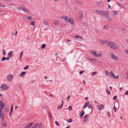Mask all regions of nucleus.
Instances as JSON below:
<instances>
[{"label": "nucleus", "instance_id": "nucleus-1", "mask_svg": "<svg viewBox=\"0 0 128 128\" xmlns=\"http://www.w3.org/2000/svg\"><path fill=\"white\" fill-rule=\"evenodd\" d=\"M60 18L62 19L65 20V21L66 22L69 23L70 22L71 25H73L74 24L73 20L72 18H69V17L68 16H61Z\"/></svg>", "mask_w": 128, "mask_h": 128}, {"label": "nucleus", "instance_id": "nucleus-2", "mask_svg": "<svg viewBox=\"0 0 128 128\" xmlns=\"http://www.w3.org/2000/svg\"><path fill=\"white\" fill-rule=\"evenodd\" d=\"M108 45L110 48L113 50H116L118 48L117 45L114 42H110L108 43Z\"/></svg>", "mask_w": 128, "mask_h": 128}, {"label": "nucleus", "instance_id": "nucleus-3", "mask_svg": "<svg viewBox=\"0 0 128 128\" xmlns=\"http://www.w3.org/2000/svg\"><path fill=\"white\" fill-rule=\"evenodd\" d=\"M83 14L82 11L79 10L78 15V19L80 20H82L83 19Z\"/></svg>", "mask_w": 128, "mask_h": 128}, {"label": "nucleus", "instance_id": "nucleus-4", "mask_svg": "<svg viewBox=\"0 0 128 128\" xmlns=\"http://www.w3.org/2000/svg\"><path fill=\"white\" fill-rule=\"evenodd\" d=\"M90 53L92 54L94 56L96 57L100 56H101L102 55V54H97L96 52L94 50H92L91 51Z\"/></svg>", "mask_w": 128, "mask_h": 128}, {"label": "nucleus", "instance_id": "nucleus-5", "mask_svg": "<svg viewBox=\"0 0 128 128\" xmlns=\"http://www.w3.org/2000/svg\"><path fill=\"white\" fill-rule=\"evenodd\" d=\"M8 87V86L5 84H2L0 87V88L3 90H6Z\"/></svg>", "mask_w": 128, "mask_h": 128}, {"label": "nucleus", "instance_id": "nucleus-6", "mask_svg": "<svg viewBox=\"0 0 128 128\" xmlns=\"http://www.w3.org/2000/svg\"><path fill=\"white\" fill-rule=\"evenodd\" d=\"M13 78V75L12 74H9L6 76V78L7 80L10 81V80Z\"/></svg>", "mask_w": 128, "mask_h": 128}, {"label": "nucleus", "instance_id": "nucleus-7", "mask_svg": "<svg viewBox=\"0 0 128 128\" xmlns=\"http://www.w3.org/2000/svg\"><path fill=\"white\" fill-rule=\"evenodd\" d=\"M5 106V103H3L2 101L1 100H0V106L1 108V109H2L4 108Z\"/></svg>", "mask_w": 128, "mask_h": 128}, {"label": "nucleus", "instance_id": "nucleus-8", "mask_svg": "<svg viewBox=\"0 0 128 128\" xmlns=\"http://www.w3.org/2000/svg\"><path fill=\"white\" fill-rule=\"evenodd\" d=\"M75 38L78 40H80V41H82L84 40L82 37L79 35H76L75 36Z\"/></svg>", "mask_w": 128, "mask_h": 128}, {"label": "nucleus", "instance_id": "nucleus-9", "mask_svg": "<svg viewBox=\"0 0 128 128\" xmlns=\"http://www.w3.org/2000/svg\"><path fill=\"white\" fill-rule=\"evenodd\" d=\"M33 124V122L30 123L29 124H28L26 125L24 128H30Z\"/></svg>", "mask_w": 128, "mask_h": 128}, {"label": "nucleus", "instance_id": "nucleus-10", "mask_svg": "<svg viewBox=\"0 0 128 128\" xmlns=\"http://www.w3.org/2000/svg\"><path fill=\"white\" fill-rule=\"evenodd\" d=\"M104 106L103 104L98 105L97 106V108L99 110H100L103 109L104 108Z\"/></svg>", "mask_w": 128, "mask_h": 128}, {"label": "nucleus", "instance_id": "nucleus-11", "mask_svg": "<svg viewBox=\"0 0 128 128\" xmlns=\"http://www.w3.org/2000/svg\"><path fill=\"white\" fill-rule=\"evenodd\" d=\"M111 58H112L114 60H116L118 59L117 57L114 55V53H112L111 55Z\"/></svg>", "mask_w": 128, "mask_h": 128}, {"label": "nucleus", "instance_id": "nucleus-12", "mask_svg": "<svg viewBox=\"0 0 128 128\" xmlns=\"http://www.w3.org/2000/svg\"><path fill=\"white\" fill-rule=\"evenodd\" d=\"M13 110V105L12 104L11 105V108H10V113H9V116L10 117H11V116Z\"/></svg>", "mask_w": 128, "mask_h": 128}, {"label": "nucleus", "instance_id": "nucleus-13", "mask_svg": "<svg viewBox=\"0 0 128 128\" xmlns=\"http://www.w3.org/2000/svg\"><path fill=\"white\" fill-rule=\"evenodd\" d=\"M76 3L79 5H82L83 4L84 2L82 1L78 0H76L75 1Z\"/></svg>", "mask_w": 128, "mask_h": 128}, {"label": "nucleus", "instance_id": "nucleus-14", "mask_svg": "<svg viewBox=\"0 0 128 128\" xmlns=\"http://www.w3.org/2000/svg\"><path fill=\"white\" fill-rule=\"evenodd\" d=\"M108 12L102 11L101 14L104 16H108Z\"/></svg>", "mask_w": 128, "mask_h": 128}, {"label": "nucleus", "instance_id": "nucleus-15", "mask_svg": "<svg viewBox=\"0 0 128 128\" xmlns=\"http://www.w3.org/2000/svg\"><path fill=\"white\" fill-rule=\"evenodd\" d=\"M5 116L4 114L0 113V118L2 119V121H3L4 119V116Z\"/></svg>", "mask_w": 128, "mask_h": 128}, {"label": "nucleus", "instance_id": "nucleus-16", "mask_svg": "<svg viewBox=\"0 0 128 128\" xmlns=\"http://www.w3.org/2000/svg\"><path fill=\"white\" fill-rule=\"evenodd\" d=\"M117 4L121 8H124V5L119 2H118Z\"/></svg>", "mask_w": 128, "mask_h": 128}, {"label": "nucleus", "instance_id": "nucleus-17", "mask_svg": "<svg viewBox=\"0 0 128 128\" xmlns=\"http://www.w3.org/2000/svg\"><path fill=\"white\" fill-rule=\"evenodd\" d=\"M100 42L102 44H106L108 43L107 42V40H100Z\"/></svg>", "mask_w": 128, "mask_h": 128}, {"label": "nucleus", "instance_id": "nucleus-18", "mask_svg": "<svg viewBox=\"0 0 128 128\" xmlns=\"http://www.w3.org/2000/svg\"><path fill=\"white\" fill-rule=\"evenodd\" d=\"M95 11L98 14H101L102 10H95Z\"/></svg>", "mask_w": 128, "mask_h": 128}, {"label": "nucleus", "instance_id": "nucleus-19", "mask_svg": "<svg viewBox=\"0 0 128 128\" xmlns=\"http://www.w3.org/2000/svg\"><path fill=\"white\" fill-rule=\"evenodd\" d=\"M105 17L109 21H111L112 20L111 18L108 15L106 16H105Z\"/></svg>", "mask_w": 128, "mask_h": 128}, {"label": "nucleus", "instance_id": "nucleus-20", "mask_svg": "<svg viewBox=\"0 0 128 128\" xmlns=\"http://www.w3.org/2000/svg\"><path fill=\"white\" fill-rule=\"evenodd\" d=\"M13 52L12 51H10L8 54V56L9 57H11L12 56Z\"/></svg>", "mask_w": 128, "mask_h": 128}, {"label": "nucleus", "instance_id": "nucleus-21", "mask_svg": "<svg viewBox=\"0 0 128 128\" xmlns=\"http://www.w3.org/2000/svg\"><path fill=\"white\" fill-rule=\"evenodd\" d=\"M22 10L23 11L26 13H28L29 11L25 7H23Z\"/></svg>", "mask_w": 128, "mask_h": 128}, {"label": "nucleus", "instance_id": "nucleus-22", "mask_svg": "<svg viewBox=\"0 0 128 128\" xmlns=\"http://www.w3.org/2000/svg\"><path fill=\"white\" fill-rule=\"evenodd\" d=\"M43 23L44 24L48 26L49 25L50 23L48 22L46 20H44Z\"/></svg>", "mask_w": 128, "mask_h": 128}, {"label": "nucleus", "instance_id": "nucleus-23", "mask_svg": "<svg viewBox=\"0 0 128 128\" xmlns=\"http://www.w3.org/2000/svg\"><path fill=\"white\" fill-rule=\"evenodd\" d=\"M26 73V72L25 71L23 72L20 74V77H22V76L24 75Z\"/></svg>", "mask_w": 128, "mask_h": 128}, {"label": "nucleus", "instance_id": "nucleus-24", "mask_svg": "<svg viewBox=\"0 0 128 128\" xmlns=\"http://www.w3.org/2000/svg\"><path fill=\"white\" fill-rule=\"evenodd\" d=\"M89 104V102H86L84 104V108H85L88 106Z\"/></svg>", "mask_w": 128, "mask_h": 128}, {"label": "nucleus", "instance_id": "nucleus-25", "mask_svg": "<svg viewBox=\"0 0 128 128\" xmlns=\"http://www.w3.org/2000/svg\"><path fill=\"white\" fill-rule=\"evenodd\" d=\"M84 114V111H82L80 113V116L81 117H82Z\"/></svg>", "mask_w": 128, "mask_h": 128}, {"label": "nucleus", "instance_id": "nucleus-26", "mask_svg": "<svg viewBox=\"0 0 128 128\" xmlns=\"http://www.w3.org/2000/svg\"><path fill=\"white\" fill-rule=\"evenodd\" d=\"M109 26L108 25H106L104 26V29L106 30L108 29L109 28Z\"/></svg>", "mask_w": 128, "mask_h": 128}, {"label": "nucleus", "instance_id": "nucleus-27", "mask_svg": "<svg viewBox=\"0 0 128 128\" xmlns=\"http://www.w3.org/2000/svg\"><path fill=\"white\" fill-rule=\"evenodd\" d=\"M88 115H86L84 116V121L85 122L87 120L88 118Z\"/></svg>", "mask_w": 128, "mask_h": 128}, {"label": "nucleus", "instance_id": "nucleus-28", "mask_svg": "<svg viewBox=\"0 0 128 128\" xmlns=\"http://www.w3.org/2000/svg\"><path fill=\"white\" fill-rule=\"evenodd\" d=\"M54 23L55 25H58L59 23V21H54Z\"/></svg>", "mask_w": 128, "mask_h": 128}, {"label": "nucleus", "instance_id": "nucleus-29", "mask_svg": "<svg viewBox=\"0 0 128 128\" xmlns=\"http://www.w3.org/2000/svg\"><path fill=\"white\" fill-rule=\"evenodd\" d=\"M66 121L68 122L71 123L72 122L73 120L72 118H70L69 119L67 120Z\"/></svg>", "mask_w": 128, "mask_h": 128}, {"label": "nucleus", "instance_id": "nucleus-30", "mask_svg": "<svg viewBox=\"0 0 128 128\" xmlns=\"http://www.w3.org/2000/svg\"><path fill=\"white\" fill-rule=\"evenodd\" d=\"M46 46V44H42L41 46V48L42 49L44 48Z\"/></svg>", "mask_w": 128, "mask_h": 128}, {"label": "nucleus", "instance_id": "nucleus-31", "mask_svg": "<svg viewBox=\"0 0 128 128\" xmlns=\"http://www.w3.org/2000/svg\"><path fill=\"white\" fill-rule=\"evenodd\" d=\"M30 24L31 26H34L35 24L34 21V20L33 22H32L30 23Z\"/></svg>", "mask_w": 128, "mask_h": 128}, {"label": "nucleus", "instance_id": "nucleus-32", "mask_svg": "<svg viewBox=\"0 0 128 128\" xmlns=\"http://www.w3.org/2000/svg\"><path fill=\"white\" fill-rule=\"evenodd\" d=\"M88 107L90 108L91 109H92L93 108V107L92 106L91 104H89L88 106Z\"/></svg>", "mask_w": 128, "mask_h": 128}, {"label": "nucleus", "instance_id": "nucleus-33", "mask_svg": "<svg viewBox=\"0 0 128 128\" xmlns=\"http://www.w3.org/2000/svg\"><path fill=\"white\" fill-rule=\"evenodd\" d=\"M32 19V17L31 16H28V20H31Z\"/></svg>", "mask_w": 128, "mask_h": 128}, {"label": "nucleus", "instance_id": "nucleus-34", "mask_svg": "<svg viewBox=\"0 0 128 128\" xmlns=\"http://www.w3.org/2000/svg\"><path fill=\"white\" fill-rule=\"evenodd\" d=\"M115 79H117L118 78H119V76H115V75L114 74V75L112 76Z\"/></svg>", "mask_w": 128, "mask_h": 128}, {"label": "nucleus", "instance_id": "nucleus-35", "mask_svg": "<svg viewBox=\"0 0 128 128\" xmlns=\"http://www.w3.org/2000/svg\"><path fill=\"white\" fill-rule=\"evenodd\" d=\"M38 125V124L36 123L35 124V125L34 126H33L32 128H36L37 127V126ZM40 128H42V127H41Z\"/></svg>", "mask_w": 128, "mask_h": 128}, {"label": "nucleus", "instance_id": "nucleus-36", "mask_svg": "<svg viewBox=\"0 0 128 128\" xmlns=\"http://www.w3.org/2000/svg\"><path fill=\"white\" fill-rule=\"evenodd\" d=\"M114 110V112H116V108L115 106H114L113 108V109H112V110Z\"/></svg>", "mask_w": 128, "mask_h": 128}, {"label": "nucleus", "instance_id": "nucleus-37", "mask_svg": "<svg viewBox=\"0 0 128 128\" xmlns=\"http://www.w3.org/2000/svg\"><path fill=\"white\" fill-rule=\"evenodd\" d=\"M28 16H26L24 17L23 18L25 20H28Z\"/></svg>", "mask_w": 128, "mask_h": 128}, {"label": "nucleus", "instance_id": "nucleus-38", "mask_svg": "<svg viewBox=\"0 0 128 128\" xmlns=\"http://www.w3.org/2000/svg\"><path fill=\"white\" fill-rule=\"evenodd\" d=\"M63 104H62L61 105L58 106L57 108V109H58L59 108H62L63 106Z\"/></svg>", "mask_w": 128, "mask_h": 128}, {"label": "nucleus", "instance_id": "nucleus-39", "mask_svg": "<svg viewBox=\"0 0 128 128\" xmlns=\"http://www.w3.org/2000/svg\"><path fill=\"white\" fill-rule=\"evenodd\" d=\"M106 92L108 94L110 95V90H106Z\"/></svg>", "mask_w": 128, "mask_h": 128}, {"label": "nucleus", "instance_id": "nucleus-40", "mask_svg": "<svg viewBox=\"0 0 128 128\" xmlns=\"http://www.w3.org/2000/svg\"><path fill=\"white\" fill-rule=\"evenodd\" d=\"M28 66H27L24 68V70H26L28 68Z\"/></svg>", "mask_w": 128, "mask_h": 128}, {"label": "nucleus", "instance_id": "nucleus-41", "mask_svg": "<svg viewBox=\"0 0 128 128\" xmlns=\"http://www.w3.org/2000/svg\"><path fill=\"white\" fill-rule=\"evenodd\" d=\"M2 54L3 55H5L6 54V53L5 51L4 50H2Z\"/></svg>", "mask_w": 128, "mask_h": 128}, {"label": "nucleus", "instance_id": "nucleus-42", "mask_svg": "<svg viewBox=\"0 0 128 128\" xmlns=\"http://www.w3.org/2000/svg\"><path fill=\"white\" fill-rule=\"evenodd\" d=\"M23 7V6L20 7L18 8V9L19 10H22Z\"/></svg>", "mask_w": 128, "mask_h": 128}, {"label": "nucleus", "instance_id": "nucleus-43", "mask_svg": "<svg viewBox=\"0 0 128 128\" xmlns=\"http://www.w3.org/2000/svg\"><path fill=\"white\" fill-rule=\"evenodd\" d=\"M6 60V58L4 56H3L2 59L1 60L2 61H4V60Z\"/></svg>", "mask_w": 128, "mask_h": 128}, {"label": "nucleus", "instance_id": "nucleus-44", "mask_svg": "<svg viewBox=\"0 0 128 128\" xmlns=\"http://www.w3.org/2000/svg\"><path fill=\"white\" fill-rule=\"evenodd\" d=\"M117 96H114L113 97V100H116L117 99Z\"/></svg>", "mask_w": 128, "mask_h": 128}, {"label": "nucleus", "instance_id": "nucleus-45", "mask_svg": "<svg viewBox=\"0 0 128 128\" xmlns=\"http://www.w3.org/2000/svg\"><path fill=\"white\" fill-rule=\"evenodd\" d=\"M96 73L97 72H93L92 73L91 75L92 76L94 75L95 74H96Z\"/></svg>", "mask_w": 128, "mask_h": 128}, {"label": "nucleus", "instance_id": "nucleus-46", "mask_svg": "<svg viewBox=\"0 0 128 128\" xmlns=\"http://www.w3.org/2000/svg\"><path fill=\"white\" fill-rule=\"evenodd\" d=\"M110 74L111 76H113L114 74V73L112 72H110Z\"/></svg>", "mask_w": 128, "mask_h": 128}, {"label": "nucleus", "instance_id": "nucleus-47", "mask_svg": "<svg viewBox=\"0 0 128 128\" xmlns=\"http://www.w3.org/2000/svg\"><path fill=\"white\" fill-rule=\"evenodd\" d=\"M117 12L116 11H113L112 12V13L114 14V15H115Z\"/></svg>", "mask_w": 128, "mask_h": 128}, {"label": "nucleus", "instance_id": "nucleus-48", "mask_svg": "<svg viewBox=\"0 0 128 128\" xmlns=\"http://www.w3.org/2000/svg\"><path fill=\"white\" fill-rule=\"evenodd\" d=\"M0 6L2 7H4L5 6L4 5L2 4L0 2Z\"/></svg>", "mask_w": 128, "mask_h": 128}, {"label": "nucleus", "instance_id": "nucleus-49", "mask_svg": "<svg viewBox=\"0 0 128 128\" xmlns=\"http://www.w3.org/2000/svg\"><path fill=\"white\" fill-rule=\"evenodd\" d=\"M55 122L56 124L58 126L59 125V123H58V122L57 121H56Z\"/></svg>", "mask_w": 128, "mask_h": 128}, {"label": "nucleus", "instance_id": "nucleus-50", "mask_svg": "<svg viewBox=\"0 0 128 128\" xmlns=\"http://www.w3.org/2000/svg\"><path fill=\"white\" fill-rule=\"evenodd\" d=\"M68 108L70 111H71L72 109L71 106H69Z\"/></svg>", "mask_w": 128, "mask_h": 128}, {"label": "nucleus", "instance_id": "nucleus-51", "mask_svg": "<svg viewBox=\"0 0 128 128\" xmlns=\"http://www.w3.org/2000/svg\"><path fill=\"white\" fill-rule=\"evenodd\" d=\"M4 127H6V122H4Z\"/></svg>", "mask_w": 128, "mask_h": 128}, {"label": "nucleus", "instance_id": "nucleus-52", "mask_svg": "<svg viewBox=\"0 0 128 128\" xmlns=\"http://www.w3.org/2000/svg\"><path fill=\"white\" fill-rule=\"evenodd\" d=\"M96 3L98 4H101L102 3V2L101 1H99L97 2Z\"/></svg>", "mask_w": 128, "mask_h": 128}, {"label": "nucleus", "instance_id": "nucleus-53", "mask_svg": "<svg viewBox=\"0 0 128 128\" xmlns=\"http://www.w3.org/2000/svg\"><path fill=\"white\" fill-rule=\"evenodd\" d=\"M105 73L106 74V75H108V74H109L108 72V71H107V70H106V71H105Z\"/></svg>", "mask_w": 128, "mask_h": 128}, {"label": "nucleus", "instance_id": "nucleus-54", "mask_svg": "<svg viewBox=\"0 0 128 128\" xmlns=\"http://www.w3.org/2000/svg\"><path fill=\"white\" fill-rule=\"evenodd\" d=\"M42 123L40 122V123L38 125V127H40L41 126H42Z\"/></svg>", "mask_w": 128, "mask_h": 128}, {"label": "nucleus", "instance_id": "nucleus-55", "mask_svg": "<svg viewBox=\"0 0 128 128\" xmlns=\"http://www.w3.org/2000/svg\"><path fill=\"white\" fill-rule=\"evenodd\" d=\"M23 54V52H22L20 53V57H22V54Z\"/></svg>", "mask_w": 128, "mask_h": 128}, {"label": "nucleus", "instance_id": "nucleus-56", "mask_svg": "<svg viewBox=\"0 0 128 128\" xmlns=\"http://www.w3.org/2000/svg\"><path fill=\"white\" fill-rule=\"evenodd\" d=\"M126 78L128 80V72H126Z\"/></svg>", "mask_w": 128, "mask_h": 128}, {"label": "nucleus", "instance_id": "nucleus-57", "mask_svg": "<svg viewBox=\"0 0 128 128\" xmlns=\"http://www.w3.org/2000/svg\"><path fill=\"white\" fill-rule=\"evenodd\" d=\"M91 60H92L94 62H96V60L95 59H91Z\"/></svg>", "mask_w": 128, "mask_h": 128}, {"label": "nucleus", "instance_id": "nucleus-58", "mask_svg": "<svg viewBox=\"0 0 128 128\" xmlns=\"http://www.w3.org/2000/svg\"><path fill=\"white\" fill-rule=\"evenodd\" d=\"M48 114L49 115L50 117L51 118H52V116L51 114H50V112H48Z\"/></svg>", "mask_w": 128, "mask_h": 128}, {"label": "nucleus", "instance_id": "nucleus-59", "mask_svg": "<svg viewBox=\"0 0 128 128\" xmlns=\"http://www.w3.org/2000/svg\"><path fill=\"white\" fill-rule=\"evenodd\" d=\"M84 72V71H80L79 72V74H81L82 73H83Z\"/></svg>", "mask_w": 128, "mask_h": 128}, {"label": "nucleus", "instance_id": "nucleus-60", "mask_svg": "<svg viewBox=\"0 0 128 128\" xmlns=\"http://www.w3.org/2000/svg\"><path fill=\"white\" fill-rule=\"evenodd\" d=\"M125 94L128 96V90L126 91Z\"/></svg>", "mask_w": 128, "mask_h": 128}, {"label": "nucleus", "instance_id": "nucleus-61", "mask_svg": "<svg viewBox=\"0 0 128 128\" xmlns=\"http://www.w3.org/2000/svg\"><path fill=\"white\" fill-rule=\"evenodd\" d=\"M6 111L7 112H8V109L7 108H6L5 109Z\"/></svg>", "mask_w": 128, "mask_h": 128}, {"label": "nucleus", "instance_id": "nucleus-62", "mask_svg": "<svg viewBox=\"0 0 128 128\" xmlns=\"http://www.w3.org/2000/svg\"><path fill=\"white\" fill-rule=\"evenodd\" d=\"M17 33V32L16 31L14 33V36L16 35V34Z\"/></svg>", "mask_w": 128, "mask_h": 128}, {"label": "nucleus", "instance_id": "nucleus-63", "mask_svg": "<svg viewBox=\"0 0 128 128\" xmlns=\"http://www.w3.org/2000/svg\"><path fill=\"white\" fill-rule=\"evenodd\" d=\"M10 57H8L7 58H6V60H8L10 59Z\"/></svg>", "mask_w": 128, "mask_h": 128}, {"label": "nucleus", "instance_id": "nucleus-64", "mask_svg": "<svg viewBox=\"0 0 128 128\" xmlns=\"http://www.w3.org/2000/svg\"><path fill=\"white\" fill-rule=\"evenodd\" d=\"M125 52L126 53L128 54V50H126Z\"/></svg>", "mask_w": 128, "mask_h": 128}]
</instances>
